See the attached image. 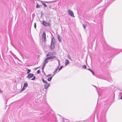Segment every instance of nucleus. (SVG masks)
<instances>
[{
  "label": "nucleus",
  "instance_id": "423d86ee",
  "mask_svg": "<svg viewBox=\"0 0 122 122\" xmlns=\"http://www.w3.org/2000/svg\"><path fill=\"white\" fill-rule=\"evenodd\" d=\"M50 86L49 83H48V84H45L44 85V88L45 89H47L48 87Z\"/></svg>",
  "mask_w": 122,
  "mask_h": 122
},
{
  "label": "nucleus",
  "instance_id": "473e14b6",
  "mask_svg": "<svg viewBox=\"0 0 122 122\" xmlns=\"http://www.w3.org/2000/svg\"><path fill=\"white\" fill-rule=\"evenodd\" d=\"M44 66H42V70H44Z\"/></svg>",
  "mask_w": 122,
  "mask_h": 122
},
{
  "label": "nucleus",
  "instance_id": "79ce46f5",
  "mask_svg": "<svg viewBox=\"0 0 122 122\" xmlns=\"http://www.w3.org/2000/svg\"><path fill=\"white\" fill-rule=\"evenodd\" d=\"M52 60H51V61H52Z\"/></svg>",
  "mask_w": 122,
  "mask_h": 122
},
{
  "label": "nucleus",
  "instance_id": "c85d7f7f",
  "mask_svg": "<svg viewBox=\"0 0 122 122\" xmlns=\"http://www.w3.org/2000/svg\"><path fill=\"white\" fill-rule=\"evenodd\" d=\"M40 70H38L37 71V73L39 74L40 73Z\"/></svg>",
  "mask_w": 122,
  "mask_h": 122
},
{
  "label": "nucleus",
  "instance_id": "58836bf2",
  "mask_svg": "<svg viewBox=\"0 0 122 122\" xmlns=\"http://www.w3.org/2000/svg\"><path fill=\"white\" fill-rule=\"evenodd\" d=\"M120 99H122V97H121V98H120Z\"/></svg>",
  "mask_w": 122,
  "mask_h": 122
},
{
  "label": "nucleus",
  "instance_id": "4be33fe9",
  "mask_svg": "<svg viewBox=\"0 0 122 122\" xmlns=\"http://www.w3.org/2000/svg\"><path fill=\"white\" fill-rule=\"evenodd\" d=\"M86 66L85 65H84L82 66V68L84 69H86Z\"/></svg>",
  "mask_w": 122,
  "mask_h": 122
},
{
  "label": "nucleus",
  "instance_id": "aec40b11",
  "mask_svg": "<svg viewBox=\"0 0 122 122\" xmlns=\"http://www.w3.org/2000/svg\"><path fill=\"white\" fill-rule=\"evenodd\" d=\"M33 77V78L31 79V80H35L36 79V77L35 76H34Z\"/></svg>",
  "mask_w": 122,
  "mask_h": 122
},
{
  "label": "nucleus",
  "instance_id": "2f4dec72",
  "mask_svg": "<svg viewBox=\"0 0 122 122\" xmlns=\"http://www.w3.org/2000/svg\"><path fill=\"white\" fill-rule=\"evenodd\" d=\"M51 6H52L51 5H50L48 7L49 8H51Z\"/></svg>",
  "mask_w": 122,
  "mask_h": 122
},
{
  "label": "nucleus",
  "instance_id": "a19ab883",
  "mask_svg": "<svg viewBox=\"0 0 122 122\" xmlns=\"http://www.w3.org/2000/svg\"><path fill=\"white\" fill-rule=\"evenodd\" d=\"M39 67H38L37 68H39Z\"/></svg>",
  "mask_w": 122,
  "mask_h": 122
},
{
  "label": "nucleus",
  "instance_id": "ea45409f",
  "mask_svg": "<svg viewBox=\"0 0 122 122\" xmlns=\"http://www.w3.org/2000/svg\"><path fill=\"white\" fill-rule=\"evenodd\" d=\"M98 94H99V92H98Z\"/></svg>",
  "mask_w": 122,
  "mask_h": 122
},
{
  "label": "nucleus",
  "instance_id": "9b49d317",
  "mask_svg": "<svg viewBox=\"0 0 122 122\" xmlns=\"http://www.w3.org/2000/svg\"><path fill=\"white\" fill-rule=\"evenodd\" d=\"M52 55V53L51 52H49L46 55L47 56H49L51 55Z\"/></svg>",
  "mask_w": 122,
  "mask_h": 122
},
{
  "label": "nucleus",
  "instance_id": "f8f14e48",
  "mask_svg": "<svg viewBox=\"0 0 122 122\" xmlns=\"http://www.w3.org/2000/svg\"><path fill=\"white\" fill-rule=\"evenodd\" d=\"M28 86V85L27 84V83H24L23 87L26 88V87H27Z\"/></svg>",
  "mask_w": 122,
  "mask_h": 122
},
{
  "label": "nucleus",
  "instance_id": "c756f323",
  "mask_svg": "<svg viewBox=\"0 0 122 122\" xmlns=\"http://www.w3.org/2000/svg\"><path fill=\"white\" fill-rule=\"evenodd\" d=\"M108 81L109 82H112V80L111 79H110V80H108Z\"/></svg>",
  "mask_w": 122,
  "mask_h": 122
},
{
  "label": "nucleus",
  "instance_id": "f704fd0d",
  "mask_svg": "<svg viewBox=\"0 0 122 122\" xmlns=\"http://www.w3.org/2000/svg\"><path fill=\"white\" fill-rule=\"evenodd\" d=\"M88 70H89V71H91L92 70H91L90 69L88 68Z\"/></svg>",
  "mask_w": 122,
  "mask_h": 122
},
{
  "label": "nucleus",
  "instance_id": "f257e3e1",
  "mask_svg": "<svg viewBox=\"0 0 122 122\" xmlns=\"http://www.w3.org/2000/svg\"><path fill=\"white\" fill-rule=\"evenodd\" d=\"M55 41V40L54 38L53 37L51 39V45L50 46L51 49H53L54 48V43Z\"/></svg>",
  "mask_w": 122,
  "mask_h": 122
},
{
  "label": "nucleus",
  "instance_id": "cd10ccee",
  "mask_svg": "<svg viewBox=\"0 0 122 122\" xmlns=\"http://www.w3.org/2000/svg\"><path fill=\"white\" fill-rule=\"evenodd\" d=\"M51 75V74H48L47 75V77H49Z\"/></svg>",
  "mask_w": 122,
  "mask_h": 122
},
{
  "label": "nucleus",
  "instance_id": "bb28decb",
  "mask_svg": "<svg viewBox=\"0 0 122 122\" xmlns=\"http://www.w3.org/2000/svg\"><path fill=\"white\" fill-rule=\"evenodd\" d=\"M83 27H84V28L85 29H86V25H84V24H83Z\"/></svg>",
  "mask_w": 122,
  "mask_h": 122
},
{
  "label": "nucleus",
  "instance_id": "6ab92c4d",
  "mask_svg": "<svg viewBox=\"0 0 122 122\" xmlns=\"http://www.w3.org/2000/svg\"><path fill=\"white\" fill-rule=\"evenodd\" d=\"M40 7V6L37 3H36V7L37 8H39Z\"/></svg>",
  "mask_w": 122,
  "mask_h": 122
},
{
  "label": "nucleus",
  "instance_id": "e433bc0d",
  "mask_svg": "<svg viewBox=\"0 0 122 122\" xmlns=\"http://www.w3.org/2000/svg\"><path fill=\"white\" fill-rule=\"evenodd\" d=\"M42 72H43L44 73H45V72H44V71H43V70H42Z\"/></svg>",
  "mask_w": 122,
  "mask_h": 122
},
{
  "label": "nucleus",
  "instance_id": "5701e85b",
  "mask_svg": "<svg viewBox=\"0 0 122 122\" xmlns=\"http://www.w3.org/2000/svg\"><path fill=\"white\" fill-rule=\"evenodd\" d=\"M63 67V66H61L60 67V68H59V71H60V70L62 69V68Z\"/></svg>",
  "mask_w": 122,
  "mask_h": 122
},
{
  "label": "nucleus",
  "instance_id": "0eeeda50",
  "mask_svg": "<svg viewBox=\"0 0 122 122\" xmlns=\"http://www.w3.org/2000/svg\"><path fill=\"white\" fill-rule=\"evenodd\" d=\"M56 56H50L49 57H48L47 58V59H53L54 58H56Z\"/></svg>",
  "mask_w": 122,
  "mask_h": 122
},
{
  "label": "nucleus",
  "instance_id": "4468645a",
  "mask_svg": "<svg viewBox=\"0 0 122 122\" xmlns=\"http://www.w3.org/2000/svg\"><path fill=\"white\" fill-rule=\"evenodd\" d=\"M42 1V5L45 7H46L47 6V5H46V4L44 3H43Z\"/></svg>",
  "mask_w": 122,
  "mask_h": 122
},
{
  "label": "nucleus",
  "instance_id": "72a5a7b5",
  "mask_svg": "<svg viewBox=\"0 0 122 122\" xmlns=\"http://www.w3.org/2000/svg\"><path fill=\"white\" fill-rule=\"evenodd\" d=\"M59 68V66H57V67L56 68V69H58V68Z\"/></svg>",
  "mask_w": 122,
  "mask_h": 122
},
{
  "label": "nucleus",
  "instance_id": "1a4fd4ad",
  "mask_svg": "<svg viewBox=\"0 0 122 122\" xmlns=\"http://www.w3.org/2000/svg\"><path fill=\"white\" fill-rule=\"evenodd\" d=\"M58 39L60 42H61V37H60V36L59 35H58L57 36Z\"/></svg>",
  "mask_w": 122,
  "mask_h": 122
},
{
  "label": "nucleus",
  "instance_id": "412c9836",
  "mask_svg": "<svg viewBox=\"0 0 122 122\" xmlns=\"http://www.w3.org/2000/svg\"><path fill=\"white\" fill-rule=\"evenodd\" d=\"M30 71H31V70H30L28 69L27 72V74H28L30 72Z\"/></svg>",
  "mask_w": 122,
  "mask_h": 122
},
{
  "label": "nucleus",
  "instance_id": "20e7f679",
  "mask_svg": "<svg viewBox=\"0 0 122 122\" xmlns=\"http://www.w3.org/2000/svg\"><path fill=\"white\" fill-rule=\"evenodd\" d=\"M42 24L45 26H49L50 25L46 21L43 20L42 21Z\"/></svg>",
  "mask_w": 122,
  "mask_h": 122
},
{
  "label": "nucleus",
  "instance_id": "7ed1b4c3",
  "mask_svg": "<svg viewBox=\"0 0 122 122\" xmlns=\"http://www.w3.org/2000/svg\"><path fill=\"white\" fill-rule=\"evenodd\" d=\"M67 11L69 14L70 16L73 17H75L74 13L72 11L70 10H68Z\"/></svg>",
  "mask_w": 122,
  "mask_h": 122
},
{
  "label": "nucleus",
  "instance_id": "f03ea898",
  "mask_svg": "<svg viewBox=\"0 0 122 122\" xmlns=\"http://www.w3.org/2000/svg\"><path fill=\"white\" fill-rule=\"evenodd\" d=\"M42 41L45 42L46 41V34L45 32H43L42 36Z\"/></svg>",
  "mask_w": 122,
  "mask_h": 122
},
{
  "label": "nucleus",
  "instance_id": "dca6fc26",
  "mask_svg": "<svg viewBox=\"0 0 122 122\" xmlns=\"http://www.w3.org/2000/svg\"><path fill=\"white\" fill-rule=\"evenodd\" d=\"M58 70V69H56L55 71L53 72V73H54V74L53 75V76L55 74L57 73V71Z\"/></svg>",
  "mask_w": 122,
  "mask_h": 122
},
{
  "label": "nucleus",
  "instance_id": "39448f33",
  "mask_svg": "<svg viewBox=\"0 0 122 122\" xmlns=\"http://www.w3.org/2000/svg\"><path fill=\"white\" fill-rule=\"evenodd\" d=\"M34 76V75L33 74L29 73L27 76V77L29 79L32 78Z\"/></svg>",
  "mask_w": 122,
  "mask_h": 122
},
{
  "label": "nucleus",
  "instance_id": "a211bd4d",
  "mask_svg": "<svg viewBox=\"0 0 122 122\" xmlns=\"http://www.w3.org/2000/svg\"><path fill=\"white\" fill-rule=\"evenodd\" d=\"M57 60L58 62V66H59L60 65V61L58 59H57Z\"/></svg>",
  "mask_w": 122,
  "mask_h": 122
},
{
  "label": "nucleus",
  "instance_id": "9d476101",
  "mask_svg": "<svg viewBox=\"0 0 122 122\" xmlns=\"http://www.w3.org/2000/svg\"><path fill=\"white\" fill-rule=\"evenodd\" d=\"M42 81H43V82L44 83H45V84H48V82H47V81H45L43 78H42Z\"/></svg>",
  "mask_w": 122,
  "mask_h": 122
},
{
  "label": "nucleus",
  "instance_id": "f3484780",
  "mask_svg": "<svg viewBox=\"0 0 122 122\" xmlns=\"http://www.w3.org/2000/svg\"><path fill=\"white\" fill-rule=\"evenodd\" d=\"M47 59V58H46L45 59V60H44L45 63H46V64L48 62L47 60H48V59Z\"/></svg>",
  "mask_w": 122,
  "mask_h": 122
},
{
  "label": "nucleus",
  "instance_id": "6e6552de",
  "mask_svg": "<svg viewBox=\"0 0 122 122\" xmlns=\"http://www.w3.org/2000/svg\"><path fill=\"white\" fill-rule=\"evenodd\" d=\"M65 62L66 66H67L69 64V61L67 60H66Z\"/></svg>",
  "mask_w": 122,
  "mask_h": 122
},
{
  "label": "nucleus",
  "instance_id": "c9c22d12",
  "mask_svg": "<svg viewBox=\"0 0 122 122\" xmlns=\"http://www.w3.org/2000/svg\"><path fill=\"white\" fill-rule=\"evenodd\" d=\"M2 91L0 90V93H2Z\"/></svg>",
  "mask_w": 122,
  "mask_h": 122
},
{
  "label": "nucleus",
  "instance_id": "393cba45",
  "mask_svg": "<svg viewBox=\"0 0 122 122\" xmlns=\"http://www.w3.org/2000/svg\"><path fill=\"white\" fill-rule=\"evenodd\" d=\"M25 89H26V88L25 87H23V88L21 90H22V91H23V90H25Z\"/></svg>",
  "mask_w": 122,
  "mask_h": 122
},
{
  "label": "nucleus",
  "instance_id": "a878e982",
  "mask_svg": "<svg viewBox=\"0 0 122 122\" xmlns=\"http://www.w3.org/2000/svg\"><path fill=\"white\" fill-rule=\"evenodd\" d=\"M91 72L92 73L93 75H94V73L92 70Z\"/></svg>",
  "mask_w": 122,
  "mask_h": 122
},
{
  "label": "nucleus",
  "instance_id": "4c0bfd02",
  "mask_svg": "<svg viewBox=\"0 0 122 122\" xmlns=\"http://www.w3.org/2000/svg\"><path fill=\"white\" fill-rule=\"evenodd\" d=\"M62 122H64V121L63 120H62Z\"/></svg>",
  "mask_w": 122,
  "mask_h": 122
},
{
  "label": "nucleus",
  "instance_id": "ddd939ff",
  "mask_svg": "<svg viewBox=\"0 0 122 122\" xmlns=\"http://www.w3.org/2000/svg\"><path fill=\"white\" fill-rule=\"evenodd\" d=\"M67 57L70 59L71 60V61L72 60V59L71 58V56L70 55L68 54L67 55Z\"/></svg>",
  "mask_w": 122,
  "mask_h": 122
},
{
  "label": "nucleus",
  "instance_id": "2eb2a0df",
  "mask_svg": "<svg viewBox=\"0 0 122 122\" xmlns=\"http://www.w3.org/2000/svg\"><path fill=\"white\" fill-rule=\"evenodd\" d=\"M52 76H51V77H50L49 78L47 79V80L48 81H51L52 78Z\"/></svg>",
  "mask_w": 122,
  "mask_h": 122
},
{
  "label": "nucleus",
  "instance_id": "b1692460",
  "mask_svg": "<svg viewBox=\"0 0 122 122\" xmlns=\"http://www.w3.org/2000/svg\"><path fill=\"white\" fill-rule=\"evenodd\" d=\"M34 26L35 29L36 28V23H35L34 25Z\"/></svg>",
  "mask_w": 122,
  "mask_h": 122
},
{
  "label": "nucleus",
  "instance_id": "7c9ffc66",
  "mask_svg": "<svg viewBox=\"0 0 122 122\" xmlns=\"http://www.w3.org/2000/svg\"><path fill=\"white\" fill-rule=\"evenodd\" d=\"M46 63H44V64H43V66L45 67L46 66Z\"/></svg>",
  "mask_w": 122,
  "mask_h": 122
}]
</instances>
